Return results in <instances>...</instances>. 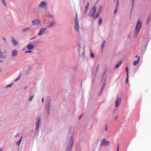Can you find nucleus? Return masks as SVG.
I'll return each mask as SVG.
<instances>
[{"label": "nucleus", "mask_w": 151, "mask_h": 151, "mask_svg": "<svg viewBox=\"0 0 151 151\" xmlns=\"http://www.w3.org/2000/svg\"><path fill=\"white\" fill-rule=\"evenodd\" d=\"M75 137L74 130L72 129H70L67 136L65 151H71Z\"/></svg>", "instance_id": "nucleus-1"}, {"label": "nucleus", "mask_w": 151, "mask_h": 151, "mask_svg": "<svg viewBox=\"0 0 151 151\" xmlns=\"http://www.w3.org/2000/svg\"><path fill=\"white\" fill-rule=\"evenodd\" d=\"M142 25V22L140 21H138L137 22L134 33L133 36L134 37L136 38L137 37Z\"/></svg>", "instance_id": "nucleus-2"}, {"label": "nucleus", "mask_w": 151, "mask_h": 151, "mask_svg": "<svg viewBox=\"0 0 151 151\" xmlns=\"http://www.w3.org/2000/svg\"><path fill=\"white\" fill-rule=\"evenodd\" d=\"M41 118L40 116L37 117L36 119V123L35 124L36 128L35 129V135H36V134H38L39 132L40 126L41 124Z\"/></svg>", "instance_id": "nucleus-3"}, {"label": "nucleus", "mask_w": 151, "mask_h": 151, "mask_svg": "<svg viewBox=\"0 0 151 151\" xmlns=\"http://www.w3.org/2000/svg\"><path fill=\"white\" fill-rule=\"evenodd\" d=\"M96 8L94 5L91 9L89 15L91 17H93L94 20L96 19L98 17H96Z\"/></svg>", "instance_id": "nucleus-4"}, {"label": "nucleus", "mask_w": 151, "mask_h": 151, "mask_svg": "<svg viewBox=\"0 0 151 151\" xmlns=\"http://www.w3.org/2000/svg\"><path fill=\"white\" fill-rule=\"evenodd\" d=\"M74 27L76 31L78 33H79V26L78 19V16L77 14H76L75 19Z\"/></svg>", "instance_id": "nucleus-5"}, {"label": "nucleus", "mask_w": 151, "mask_h": 151, "mask_svg": "<svg viewBox=\"0 0 151 151\" xmlns=\"http://www.w3.org/2000/svg\"><path fill=\"white\" fill-rule=\"evenodd\" d=\"M47 2L45 1H41L38 6V8H43L46 9L47 8Z\"/></svg>", "instance_id": "nucleus-6"}, {"label": "nucleus", "mask_w": 151, "mask_h": 151, "mask_svg": "<svg viewBox=\"0 0 151 151\" xmlns=\"http://www.w3.org/2000/svg\"><path fill=\"white\" fill-rule=\"evenodd\" d=\"M104 6L101 5L99 6L97 8V12L96 13V17H98L101 12L103 10Z\"/></svg>", "instance_id": "nucleus-7"}, {"label": "nucleus", "mask_w": 151, "mask_h": 151, "mask_svg": "<svg viewBox=\"0 0 151 151\" xmlns=\"http://www.w3.org/2000/svg\"><path fill=\"white\" fill-rule=\"evenodd\" d=\"M110 145L109 141L106 140L105 138H104L101 142V143L99 147L103 146H107L108 145Z\"/></svg>", "instance_id": "nucleus-8"}, {"label": "nucleus", "mask_w": 151, "mask_h": 151, "mask_svg": "<svg viewBox=\"0 0 151 151\" xmlns=\"http://www.w3.org/2000/svg\"><path fill=\"white\" fill-rule=\"evenodd\" d=\"M47 28L46 27H42L40 29L38 35L41 36L47 33Z\"/></svg>", "instance_id": "nucleus-9"}, {"label": "nucleus", "mask_w": 151, "mask_h": 151, "mask_svg": "<svg viewBox=\"0 0 151 151\" xmlns=\"http://www.w3.org/2000/svg\"><path fill=\"white\" fill-rule=\"evenodd\" d=\"M50 109V101H48L47 104L45 107L46 111L47 112L48 114H49Z\"/></svg>", "instance_id": "nucleus-10"}, {"label": "nucleus", "mask_w": 151, "mask_h": 151, "mask_svg": "<svg viewBox=\"0 0 151 151\" xmlns=\"http://www.w3.org/2000/svg\"><path fill=\"white\" fill-rule=\"evenodd\" d=\"M121 101V99L120 98H117V99L116 101L115 106L117 107H118L120 104Z\"/></svg>", "instance_id": "nucleus-11"}, {"label": "nucleus", "mask_w": 151, "mask_h": 151, "mask_svg": "<svg viewBox=\"0 0 151 151\" xmlns=\"http://www.w3.org/2000/svg\"><path fill=\"white\" fill-rule=\"evenodd\" d=\"M32 22L33 25H39L40 24V21L38 19L33 20Z\"/></svg>", "instance_id": "nucleus-12"}, {"label": "nucleus", "mask_w": 151, "mask_h": 151, "mask_svg": "<svg viewBox=\"0 0 151 151\" xmlns=\"http://www.w3.org/2000/svg\"><path fill=\"white\" fill-rule=\"evenodd\" d=\"M18 54V51L16 49H15L12 51V56L14 57L17 56Z\"/></svg>", "instance_id": "nucleus-13"}, {"label": "nucleus", "mask_w": 151, "mask_h": 151, "mask_svg": "<svg viewBox=\"0 0 151 151\" xmlns=\"http://www.w3.org/2000/svg\"><path fill=\"white\" fill-rule=\"evenodd\" d=\"M100 68V64L98 63L97 66L96 68L95 72L94 74V76H96L97 75L99 71V70Z\"/></svg>", "instance_id": "nucleus-14"}, {"label": "nucleus", "mask_w": 151, "mask_h": 151, "mask_svg": "<svg viewBox=\"0 0 151 151\" xmlns=\"http://www.w3.org/2000/svg\"><path fill=\"white\" fill-rule=\"evenodd\" d=\"M34 45L30 44L28 45L27 46V49L29 50H31L33 49L34 48Z\"/></svg>", "instance_id": "nucleus-15"}, {"label": "nucleus", "mask_w": 151, "mask_h": 151, "mask_svg": "<svg viewBox=\"0 0 151 151\" xmlns=\"http://www.w3.org/2000/svg\"><path fill=\"white\" fill-rule=\"evenodd\" d=\"M12 39V42L14 45L16 46L17 44V42L16 40L14 39V37L13 36L11 37Z\"/></svg>", "instance_id": "nucleus-16"}, {"label": "nucleus", "mask_w": 151, "mask_h": 151, "mask_svg": "<svg viewBox=\"0 0 151 151\" xmlns=\"http://www.w3.org/2000/svg\"><path fill=\"white\" fill-rule=\"evenodd\" d=\"M38 43L39 41L37 40L30 42V44L34 45L35 47L37 46Z\"/></svg>", "instance_id": "nucleus-17"}, {"label": "nucleus", "mask_w": 151, "mask_h": 151, "mask_svg": "<svg viewBox=\"0 0 151 151\" xmlns=\"http://www.w3.org/2000/svg\"><path fill=\"white\" fill-rule=\"evenodd\" d=\"M55 23L54 21H52L48 25V27H51L54 26L55 24Z\"/></svg>", "instance_id": "nucleus-18"}, {"label": "nucleus", "mask_w": 151, "mask_h": 151, "mask_svg": "<svg viewBox=\"0 0 151 151\" xmlns=\"http://www.w3.org/2000/svg\"><path fill=\"white\" fill-rule=\"evenodd\" d=\"M28 97V101H31L34 98V94H32L31 95H29Z\"/></svg>", "instance_id": "nucleus-19"}, {"label": "nucleus", "mask_w": 151, "mask_h": 151, "mask_svg": "<svg viewBox=\"0 0 151 151\" xmlns=\"http://www.w3.org/2000/svg\"><path fill=\"white\" fill-rule=\"evenodd\" d=\"M30 29H31L30 27H26V28H24V29H23L22 30V31L23 32H26L27 31H29Z\"/></svg>", "instance_id": "nucleus-20"}, {"label": "nucleus", "mask_w": 151, "mask_h": 151, "mask_svg": "<svg viewBox=\"0 0 151 151\" xmlns=\"http://www.w3.org/2000/svg\"><path fill=\"white\" fill-rule=\"evenodd\" d=\"M140 61V58L139 57L138 58L137 60H135L134 61L133 63V65H136Z\"/></svg>", "instance_id": "nucleus-21"}, {"label": "nucleus", "mask_w": 151, "mask_h": 151, "mask_svg": "<svg viewBox=\"0 0 151 151\" xmlns=\"http://www.w3.org/2000/svg\"><path fill=\"white\" fill-rule=\"evenodd\" d=\"M122 61H119L118 63L116 65L115 67V68L116 69L117 68H118L119 66H120V65L122 64Z\"/></svg>", "instance_id": "nucleus-22"}, {"label": "nucleus", "mask_w": 151, "mask_h": 151, "mask_svg": "<svg viewBox=\"0 0 151 151\" xmlns=\"http://www.w3.org/2000/svg\"><path fill=\"white\" fill-rule=\"evenodd\" d=\"M151 20V17L150 16H148L147 20V24H149L150 23Z\"/></svg>", "instance_id": "nucleus-23"}, {"label": "nucleus", "mask_w": 151, "mask_h": 151, "mask_svg": "<svg viewBox=\"0 0 151 151\" xmlns=\"http://www.w3.org/2000/svg\"><path fill=\"white\" fill-rule=\"evenodd\" d=\"M105 43H106L105 41L104 40L103 41V42L102 43L101 45V48L102 49H103L104 48V45Z\"/></svg>", "instance_id": "nucleus-24"}, {"label": "nucleus", "mask_w": 151, "mask_h": 151, "mask_svg": "<svg viewBox=\"0 0 151 151\" xmlns=\"http://www.w3.org/2000/svg\"><path fill=\"white\" fill-rule=\"evenodd\" d=\"M89 5V3L88 2L86 4V6H85V9L86 10H88Z\"/></svg>", "instance_id": "nucleus-25"}, {"label": "nucleus", "mask_w": 151, "mask_h": 151, "mask_svg": "<svg viewBox=\"0 0 151 151\" xmlns=\"http://www.w3.org/2000/svg\"><path fill=\"white\" fill-rule=\"evenodd\" d=\"M102 20L101 17H100L99 21V25H101L102 23Z\"/></svg>", "instance_id": "nucleus-26"}, {"label": "nucleus", "mask_w": 151, "mask_h": 151, "mask_svg": "<svg viewBox=\"0 0 151 151\" xmlns=\"http://www.w3.org/2000/svg\"><path fill=\"white\" fill-rule=\"evenodd\" d=\"M2 1V3L4 5L5 7H6V2L5 0H1Z\"/></svg>", "instance_id": "nucleus-27"}, {"label": "nucleus", "mask_w": 151, "mask_h": 151, "mask_svg": "<svg viewBox=\"0 0 151 151\" xmlns=\"http://www.w3.org/2000/svg\"><path fill=\"white\" fill-rule=\"evenodd\" d=\"M135 1V0H132V10L133 8V6H134V4Z\"/></svg>", "instance_id": "nucleus-28"}, {"label": "nucleus", "mask_w": 151, "mask_h": 151, "mask_svg": "<svg viewBox=\"0 0 151 151\" xmlns=\"http://www.w3.org/2000/svg\"><path fill=\"white\" fill-rule=\"evenodd\" d=\"M106 86V83L105 82H103V85L102 86L101 88L102 90H103L104 89V88Z\"/></svg>", "instance_id": "nucleus-29"}, {"label": "nucleus", "mask_w": 151, "mask_h": 151, "mask_svg": "<svg viewBox=\"0 0 151 151\" xmlns=\"http://www.w3.org/2000/svg\"><path fill=\"white\" fill-rule=\"evenodd\" d=\"M128 77H129V76L127 75V78L126 79V82H125L126 83H127L128 82V81H129Z\"/></svg>", "instance_id": "nucleus-30"}, {"label": "nucleus", "mask_w": 151, "mask_h": 151, "mask_svg": "<svg viewBox=\"0 0 151 151\" xmlns=\"http://www.w3.org/2000/svg\"><path fill=\"white\" fill-rule=\"evenodd\" d=\"M21 142L18 141L16 142V145L18 146H19Z\"/></svg>", "instance_id": "nucleus-31"}, {"label": "nucleus", "mask_w": 151, "mask_h": 151, "mask_svg": "<svg viewBox=\"0 0 151 151\" xmlns=\"http://www.w3.org/2000/svg\"><path fill=\"white\" fill-rule=\"evenodd\" d=\"M119 5V1L118 0H117V1L116 2V8H118Z\"/></svg>", "instance_id": "nucleus-32"}, {"label": "nucleus", "mask_w": 151, "mask_h": 151, "mask_svg": "<svg viewBox=\"0 0 151 151\" xmlns=\"http://www.w3.org/2000/svg\"><path fill=\"white\" fill-rule=\"evenodd\" d=\"M14 84V83H12L11 84H10L9 85H8L6 87V88H7V87H11L12 85Z\"/></svg>", "instance_id": "nucleus-33"}, {"label": "nucleus", "mask_w": 151, "mask_h": 151, "mask_svg": "<svg viewBox=\"0 0 151 151\" xmlns=\"http://www.w3.org/2000/svg\"><path fill=\"white\" fill-rule=\"evenodd\" d=\"M20 75L19 76H18V77L15 80V81H17L19 80H20Z\"/></svg>", "instance_id": "nucleus-34"}, {"label": "nucleus", "mask_w": 151, "mask_h": 151, "mask_svg": "<svg viewBox=\"0 0 151 151\" xmlns=\"http://www.w3.org/2000/svg\"><path fill=\"white\" fill-rule=\"evenodd\" d=\"M2 39H3V40H4V42L5 43H7V41L6 38L5 37H3Z\"/></svg>", "instance_id": "nucleus-35"}, {"label": "nucleus", "mask_w": 151, "mask_h": 151, "mask_svg": "<svg viewBox=\"0 0 151 151\" xmlns=\"http://www.w3.org/2000/svg\"><path fill=\"white\" fill-rule=\"evenodd\" d=\"M128 68L127 67L126 68V70L127 72V75H128Z\"/></svg>", "instance_id": "nucleus-36"}, {"label": "nucleus", "mask_w": 151, "mask_h": 151, "mask_svg": "<svg viewBox=\"0 0 151 151\" xmlns=\"http://www.w3.org/2000/svg\"><path fill=\"white\" fill-rule=\"evenodd\" d=\"M91 58H93L94 57V55L91 52Z\"/></svg>", "instance_id": "nucleus-37"}, {"label": "nucleus", "mask_w": 151, "mask_h": 151, "mask_svg": "<svg viewBox=\"0 0 151 151\" xmlns=\"http://www.w3.org/2000/svg\"><path fill=\"white\" fill-rule=\"evenodd\" d=\"M78 46L79 47V48L78 49V51L79 53L80 51V44H78Z\"/></svg>", "instance_id": "nucleus-38"}, {"label": "nucleus", "mask_w": 151, "mask_h": 151, "mask_svg": "<svg viewBox=\"0 0 151 151\" xmlns=\"http://www.w3.org/2000/svg\"><path fill=\"white\" fill-rule=\"evenodd\" d=\"M118 8H116L115 7V10L114 11V14H116V12L118 10Z\"/></svg>", "instance_id": "nucleus-39"}, {"label": "nucleus", "mask_w": 151, "mask_h": 151, "mask_svg": "<svg viewBox=\"0 0 151 151\" xmlns=\"http://www.w3.org/2000/svg\"><path fill=\"white\" fill-rule=\"evenodd\" d=\"M3 52H1V53H0V58H2L3 57Z\"/></svg>", "instance_id": "nucleus-40"}, {"label": "nucleus", "mask_w": 151, "mask_h": 151, "mask_svg": "<svg viewBox=\"0 0 151 151\" xmlns=\"http://www.w3.org/2000/svg\"><path fill=\"white\" fill-rule=\"evenodd\" d=\"M49 16V17L52 19H53L54 17V15L52 14H50Z\"/></svg>", "instance_id": "nucleus-41"}, {"label": "nucleus", "mask_w": 151, "mask_h": 151, "mask_svg": "<svg viewBox=\"0 0 151 151\" xmlns=\"http://www.w3.org/2000/svg\"><path fill=\"white\" fill-rule=\"evenodd\" d=\"M32 52V51L30 50H29L28 51H27L25 52L26 53H30Z\"/></svg>", "instance_id": "nucleus-42"}, {"label": "nucleus", "mask_w": 151, "mask_h": 151, "mask_svg": "<svg viewBox=\"0 0 151 151\" xmlns=\"http://www.w3.org/2000/svg\"><path fill=\"white\" fill-rule=\"evenodd\" d=\"M80 57H81L83 58H84V52H83V53L81 55Z\"/></svg>", "instance_id": "nucleus-43"}, {"label": "nucleus", "mask_w": 151, "mask_h": 151, "mask_svg": "<svg viewBox=\"0 0 151 151\" xmlns=\"http://www.w3.org/2000/svg\"><path fill=\"white\" fill-rule=\"evenodd\" d=\"M36 36H35L34 37H32V38L30 39V40H32L33 39H34L36 38Z\"/></svg>", "instance_id": "nucleus-44"}, {"label": "nucleus", "mask_w": 151, "mask_h": 151, "mask_svg": "<svg viewBox=\"0 0 151 151\" xmlns=\"http://www.w3.org/2000/svg\"><path fill=\"white\" fill-rule=\"evenodd\" d=\"M83 115V114L82 113L79 116V118H78V119H81V117H82V116Z\"/></svg>", "instance_id": "nucleus-45"}, {"label": "nucleus", "mask_w": 151, "mask_h": 151, "mask_svg": "<svg viewBox=\"0 0 151 151\" xmlns=\"http://www.w3.org/2000/svg\"><path fill=\"white\" fill-rule=\"evenodd\" d=\"M107 78H104V82H105L106 83V81Z\"/></svg>", "instance_id": "nucleus-46"}, {"label": "nucleus", "mask_w": 151, "mask_h": 151, "mask_svg": "<svg viewBox=\"0 0 151 151\" xmlns=\"http://www.w3.org/2000/svg\"><path fill=\"white\" fill-rule=\"evenodd\" d=\"M119 145L118 144V146L117 147L116 151H119Z\"/></svg>", "instance_id": "nucleus-47"}, {"label": "nucleus", "mask_w": 151, "mask_h": 151, "mask_svg": "<svg viewBox=\"0 0 151 151\" xmlns=\"http://www.w3.org/2000/svg\"><path fill=\"white\" fill-rule=\"evenodd\" d=\"M95 77H96V76H94V78H93V80H92V82H93V83H94V82L95 80Z\"/></svg>", "instance_id": "nucleus-48"}, {"label": "nucleus", "mask_w": 151, "mask_h": 151, "mask_svg": "<svg viewBox=\"0 0 151 151\" xmlns=\"http://www.w3.org/2000/svg\"><path fill=\"white\" fill-rule=\"evenodd\" d=\"M105 130L106 131H107L108 130V126H106L105 128Z\"/></svg>", "instance_id": "nucleus-49"}, {"label": "nucleus", "mask_w": 151, "mask_h": 151, "mask_svg": "<svg viewBox=\"0 0 151 151\" xmlns=\"http://www.w3.org/2000/svg\"><path fill=\"white\" fill-rule=\"evenodd\" d=\"M22 137L19 140V141L21 142L22 141Z\"/></svg>", "instance_id": "nucleus-50"}, {"label": "nucleus", "mask_w": 151, "mask_h": 151, "mask_svg": "<svg viewBox=\"0 0 151 151\" xmlns=\"http://www.w3.org/2000/svg\"><path fill=\"white\" fill-rule=\"evenodd\" d=\"M22 137L19 140V141L21 142L22 141Z\"/></svg>", "instance_id": "nucleus-51"}, {"label": "nucleus", "mask_w": 151, "mask_h": 151, "mask_svg": "<svg viewBox=\"0 0 151 151\" xmlns=\"http://www.w3.org/2000/svg\"><path fill=\"white\" fill-rule=\"evenodd\" d=\"M102 91H103V90H102V89H101V91H100V93H99V96H100L101 94V93H102Z\"/></svg>", "instance_id": "nucleus-52"}, {"label": "nucleus", "mask_w": 151, "mask_h": 151, "mask_svg": "<svg viewBox=\"0 0 151 151\" xmlns=\"http://www.w3.org/2000/svg\"><path fill=\"white\" fill-rule=\"evenodd\" d=\"M102 91H103V90H102V89H101V91H100V93H99V96H100L101 94V93H102Z\"/></svg>", "instance_id": "nucleus-53"}, {"label": "nucleus", "mask_w": 151, "mask_h": 151, "mask_svg": "<svg viewBox=\"0 0 151 151\" xmlns=\"http://www.w3.org/2000/svg\"><path fill=\"white\" fill-rule=\"evenodd\" d=\"M88 10H85V11H84V14H86V12H87V11Z\"/></svg>", "instance_id": "nucleus-54"}, {"label": "nucleus", "mask_w": 151, "mask_h": 151, "mask_svg": "<svg viewBox=\"0 0 151 151\" xmlns=\"http://www.w3.org/2000/svg\"><path fill=\"white\" fill-rule=\"evenodd\" d=\"M44 98H43L42 99V103H43L44 101Z\"/></svg>", "instance_id": "nucleus-55"}, {"label": "nucleus", "mask_w": 151, "mask_h": 151, "mask_svg": "<svg viewBox=\"0 0 151 151\" xmlns=\"http://www.w3.org/2000/svg\"><path fill=\"white\" fill-rule=\"evenodd\" d=\"M135 57L137 58L138 59V58L139 57L138 55H136Z\"/></svg>", "instance_id": "nucleus-56"}, {"label": "nucleus", "mask_w": 151, "mask_h": 151, "mask_svg": "<svg viewBox=\"0 0 151 151\" xmlns=\"http://www.w3.org/2000/svg\"><path fill=\"white\" fill-rule=\"evenodd\" d=\"M117 117H118L117 116H116L115 118V120H116V119H117Z\"/></svg>", "instance_id": "nucleus-57"}, {"label": "nucleus", "mask_w": 151, "mask_h": 151, "mask_svg": "<svg viewBox=\"0 0 151 151\" xmlns=\"http://www.w3.org/2000/svg\"><path fill=\"white\" fill-rule=\"evenodd\" d=\"M3 148H0V151H3Z\"/></svg>", "instance_id": "nucleus-58"}, {"label": "nucleus", "mask_w": 151, "mask_h": 151, "mask_svg": "<svg viewBox=\"0 0 151 151\" xmlns=\"http://www.w3.org/2000/svg\"><path fill=\"white\" fill-rule=\"evenodd\" d=\"M19 133L17 134L15 137H17L19 135Z\"/></svg>", "instance_id": "nucleus-59"}, {"label": "nucleus", "mask_w": 151, "mask_h": 151, "mask_svg": "<svg viewBox=\"0 0 151 151\" xmlns=\"http://www.w3.org/2000/svg\"><path fill=\"white\" fill-rule=\"evenodd\" d=\"M3 62V60H0V62Z\"/></svg>", "instance_id": "nucleus-60"}, {"label": "nucleus", "mask_w": 151, "mask_h": 151, "mask_svg": "<svg viewBox=\"0 0 151 151\" xmlns=\"http://www.w3.org/2000/svg\"><path fill=\"white\" fill-rule=\"evenodd\" d=\"M2 71V70L1 68H0V72H1Z\"/></svg>", "instance_id": "nucleus-61"}, {"label": "nucleus", "mask_w": 151, "mask_h": 151, "mask_svg": "<svg viewBox=\"0 0 151 151\" xmlns=\"http://www.w3.org/2000/svg\"><path fill=\"white\" fill-rule=\"evenodd\" d=\"M86 0H84L83 2L84 3H85L86 2Z\"/></svg>", "instance_id": "nucleus-62"}, {"label": "nucleus", "mask_w": 151, "mask_h": 151, "mask_svg": "<svg viewBox=\"0 0 151 151\" xmlns=\"http://www.w3.org/2000/svg\"><path fill=\"white\" fill-rule=\"evenodd\" d=\"M27 88V86H25V89H26Z\"/></svg>", "instance_id": "nucleus-63"}, {"label": "nucleus", "mask_w": 151, "mask_h": 151, "mask_svg": "<svg viewBox=\"0 0 151 151\" xmlns=\"http://www.w3.org/2000/svg\"><path fill=\"white\" fill-rule=\"evenodd\" d=\"M4 53H5L6 52V51L5 50L4 52Z\"/></svg>", "instance_id": "nucleus-64"}]
</instances>
